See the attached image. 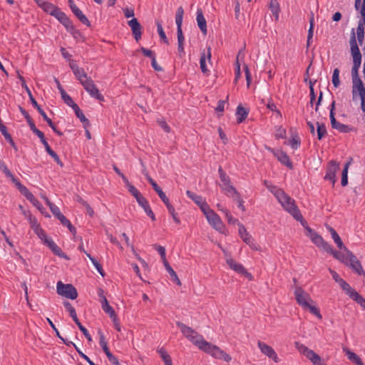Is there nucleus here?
<instances>
[{
  "instance_id": "4",
  "label": "nucleus",
  "mask_w": 365,
  "mask_h": 365,
  "mask_svg": "<svg viewBox=\"0 0 365 365\" xmlns=\"http://www.w3.org/2000/svg\"><path fill=\"white\" fill-rule=\"evenodd\" d=\"M277 200L284 209L290 213L295 220L300 222L303 220V217L294 199L284 192Z\"/></svg>"
},
{
  "instance_id": "14",
  "label": "nucleus",
  "mask_w": 365,
  "mask_h": 365,
  "mask_svg": "<svg viewBox=\"0 0 365 365\" xmlns=\"http://www.w3.org/2000/svg\"><path fill=\"white\" fill-rule=\"evenodd\" d=\"M65 27L68 31H75V34H79L78 31L75 30V27L73 25L71 21L68 19L66 14L61 11L60 9L54 14V16Z\"/></svg>"
},
{
  "instance_id": "41",
  "label": "nucleus",
  "mask_w": 365,
  "mask_h": 365,
  "mask_svg": "<svg viewBox=\"0 0 365 365\" xmlns=\"http://www.w3.org/2000/svg\"><path fill=\"white\" fill-rule=\"evenodd\" d=\"M340 287L346 292V294L350 297L351 292H354L355 290L351 287V286L346 283L343 279L340 278L337 282Z\"/></svg>"
},
{
  "instance_id": "19",
  "label": "nucleus",
  "mask_w": 365,
  "mask_h": 365,
  "mask_svg": "<svg viewBox=\"0 0 365 365\" xmlns=\"http://www.w3.org/2000/svg\"><path fill=\"white\" fill-rule=\"evenodd\" d=\"M211 48L208 47L207 51H205V50L201 52L200 55V66L201 71L205 74H208L209 69L207 66V61L210 64L211 63Z\"/></svg>"
},
{
  "instance_id": "22",
  "label": "nucleus",
  "mask_w": 365,
  "mask_h": 365,
  "mask_svg": "<svg viewBox=\"0 0 365 365\" xmlns=\"http://www.w3.org/2000/svg\"><path fill=\"white\" fill-rule=\"evenodd\" d=\"M352 98L355 101L357 96L360 98L365 97V87L361 80L352 82Z\"/></svg>"
},
{
  "instance_id": "30",
  "label": "nucleus",
  "mask_w": 365,
  "mask_h": 365,
  "mask_svg": "<svg viewBox=\"0 0 365 365\" xmlns=\"http://www.w3.org/2000/svg\"><path fill=\"white\" fill-rule=\"evenodd\" d=\"M24 215L27 217L34 232L41 227L37 219L34 217L29 211H24Z\"/></svg>"
},
{
  "instance_id": "63",
  "label": "nucleus",
  "mask_w": 365,
  "mask_h": 365,
  "mask_svg": "<svg viewBox=\"0 0 365 365\" xmlns=\"http://www.w3.org/2000/svg\"><path fill=\"white\" fill-rule=\"evenodd\" d=\"M61 95L64 103L67 104L68 106H70L73 103V101L72 100L71 96H68L65 91H61Z\"/></svg>"
},
{
  "instance_id": "11",
  "label": "nucleus",
  "mask_w": 365,
  "mask_h": 365,
  "mask_svg": "<svg viewBox=\"0 0 365 365\" xmlns=\"http://www.w3.org/2000/svg\"><path fill=\"white\" fill-rule=\"evenodd\" d=\"M184 9L182 6L178 8L175 14V23L177 25L178 45H184L185 38L182 30Z\"/></svg>"
},
{
  "instance_id": "40",
  "label": "nucleus",
  "mask_w": 365,
  "mask_h": 365,
  "mask_svg": "<svg viewBox=\"0 0 365 365\" xmlns=\"http://www.w3.org/2000/svg\"><path fill=\"white\" fill-rule=\"evenodd\" d=\"M351 299L356 302L365 309V298L361 296L357 292H351L349 297Z\"/></svg>"
},
{
  "instance_id": "21",
  "label": "nucleus",
  "mask_w": 365,
  "mask_h": 365,
  "mask_svg": "<svg viewBox=\"0 0 365 365\" xmlns=\"http://www.w3.org/2000/svg\"><path fill=\"white\" fill-rule=\"evenodd\" d=\"M98 335L100 336V346H101L103 351L106 354L109 361L111 364H117L118 363V359L111 354V352L109 351V349L108 347L107 342L106 341L105 336L103 333L101 331H98Z\"/></svg>"
},
{
  "instance_id": "20",
  "label": "nucleus",
  "mask_w": 365,
  "mask_h": 365,
  "mask_svg": "<svg viewBox=\"0 0 365 365\" xmlns=\"http://www.w3.org/2000/svg\"><path fill=\"white\" fill-rule=\"evenodd\" d=\"M339 168V165L336 161H334V160L330 161L327 166V173L324 176V179L327 180L331 181L332 182V184L334 185L335 182H336V179H335L336 173L338 171Z\"/></svg>"
},
{
  "instance_id": "32",
  "label": "nucleus",
  "mask_w": 365,
  "mask_h": 365,
  "mask_svg": "<svg viewBox=\"0 0 365 365\" xmlns=\"http://www.w3.org/2000/svg\"><path fill=\"white\" fill-rule=\"evenodd\" d=\"M269 9L275 18V20L279 19V14L280 11V7L277 0H271L269 3Z\"/></svg>"
},
{
  "instance_id": "16",
  "label": "nucleus",
  "mask_w": 365,
  "mask_h": 365,
  "mask_svg": "<svg viewBox=\"0 0 365 365\" xmlns=\"http://www.w3.org/2000/svg\"><path fill=\"white\" fill-rule=\"evenodd\" d=\"M257 345L259 349H260L261 352L269 357V359H272L274 362L278 363L279 362V358L277 356V353L274 350V349L267 345V344L259 341L257 342Z\"/></svg>"
},
{
  "instance_id": "13",
  "label": "nucleus",
  "mask_w": 365,
  "mask_h": 365,
  "mask_svg": "<svg viewBox=\"0 0 365 365\" xmlns=\"http://www.w3.org/2000/svg\"><path fill=\"white\" fill-rule=\"evenodd\" d=\"M265 148L270 151L271 153H272L273 155L277 158V160L280 163H282V164H284L290 169L293 168L292 163L286 153L279 150H275L274 149L269 148L267 145H265Z\"/></svg>"
},
{
  "instance_id": "39",
  "label": "nucleus",
  "mask_w": 365,
  "mask_h": 365,
  "mask_svg": "<svg viewBox=\"0 0 365 365\" xmlns=\"http://www.w3.org/2000/svg\"><path fill=\"white\" fill-rule=\"evenodd\" d=\"M332 255L341 262L348 264L349 257H347V253L344 250L343 252H338L336 250H334Z\"/></svg>"
},
{
  "instance_id": "17",
  "label": "nucleus",
  "mask_w": 365,
  "mask_h": 365,
  "mask_svg": "<svg viewBox=\"0 0 365 365\" xmlns=\"http://www.w3.org/2000/svg\"><path fill=\"white\" fill-rule=\"evenodd\" d=\"M227 263L229 267L237 272V273L246 277L250 280H252L253 277L252 275L247 271V269L243 267L242 264L236 262L233 259L228 258L227 259Z\"/></svg>"
},
{
  "instance_id": "55",
  "label": "nucleus",
  "mask_w": 365,
  "mask_h": 365,
  "mask_svg": "<svg viewBox=\"0 0 365 365\" xmlns=\"http://www.w3.org/2000/svg\"><path fill=\"white\" fill-rule=\"evenodd\" d=\"M46 320L48 322V323L49 324V325L51 326V327L53 329V330L55 331L56 333V336H58L61 340H62L63 341V343L66 345H69V341H67L66 340H65L60 334L58 330L57 329V328L56 327L55 324L53 323V322L49 319V318H46Z\"/></svg>"
},
{
  "instance_id": "51",
  "label": "nucleus",
  "mask_w": 365,
  "mask_h": 365,
  "mask_svg": "<svg viewBox=\"0 0 365 365\" xmlns=\"http://www.w3.org/2000/svg\"><path fill=\"white\" fill-rule=\"evenodd\" d=\"M309 23H310V26H309V29L308 31L307 42V47H309L310 46L311 41H312V38L313 37V34H314V17H313V16L310 19Z\"/></svg>"
},
{
  "instance_id": "31",
  "label": "nucleus",
  "mask_w": 365,
  "mask_h": 365,
  "mask_svg": "<svg viewBox=\"0 0 365 365\" xmlns=\"http://www.w3.org/2000/svg\"><path fill=\"white\" fill-rule=\"evenodd\" d=\"M101 304H102L103 310L106 313H107L110 316V318L114 317L116 315L113 307L109 305L108 302L106 297H103V299L101 301Z\"/></svg>"
},
{
  "instance_id": "5",
  "label": "nucleus",
  "mask_w": 365,
  "mask_h": 365,
  "mask_svg": "<svg viewBox=\"0 0 365 365\" xmlns=\"http://www.w3.org/2000/svg\"><path fill=\"white\" fill-rule=\"evenodd\" d=\"M218 173L221 181V183H220L219 185L225 194L231 197L232 195L237 193L238 191L232 185L230 177L222 170L221 166L218 168Z\"/></svg>"
},
{
  "instance_id": "3",
  "label": "nucleus",
  "mask_w": 365,
  "mask_h": 365,
  "mask_svg": "<svg viewBox=\"0 0 365 365\" xmlns=\"http://www.w3.org/2000/svg\"><path fill=\"white\" fill-rule=\"evenodd\" d=\"M176 324L185 337H186L200 349H202V347L204 346V344H205L207 341L203 339L202 335L199 334L193 329L184 324L182 322H178Z\"/></svg>"
},
{
  "instance_id": "50",
  "label": "nucleus",
  "mask_w": 365,
  "mask_h": 365,
  "mask_svg": "<svg viewBox=\"0 0 365 365\" xmlns=\"http://www.w3.org/2000/svg\"><path fill=\"white\" fill-rule=\"evenodd\" d=\"M165 205L167 207V209H168L169 213L172 215L173 220L177 224H180V220L177 216V213L175 212L174 207L170 203V202H168V204H165Z\"/></svg>"
},
{
  "instance_id": "37",
  "label": "nucleus",
  "mask_w": 365,
  "mask_h": 365,
  "mask_svg": "<svg viewBox=\"0 0 365 365\" xmlns=\"http://www.w3.org/2000/svg\"><path fill=\"white\" fill-rule=\"evenodd\" d=\"M158 352L163 360L165 365H173L171 357L163 347L159 349Z\"/></svg>"
},
{
  "instance_id": "8",
  "label": "nucleus",
  "mask_w": 365,
  "mask_h": 365,
  "mask_svg": "<svg viewBox=\"0 0 365 365\" xmlns=\"http://www.w3.org/2000/svg\"><path fill=\"white\" fill-rule=\"evenodd\" d=\"M130 192L135 197L138 203L143 208L145 213L151 218L152 220H155V217L152 211L148 200L140 194L135 186L130 187Z\"/></svg>"
},
{
  "instance_id": "49",
  "label": "nucleus",
  "mask_w": 365,
  "mask_h": 365,
  "mask_svg": "<svg viewBox=\"0 0 365 365\" xmlns=\"http://www.w3.org/2000/svg\"><path fill=\"white\" fill-rule=\"evenodd\" d=\"M231 197L233 199L234 201L238 203V207L240 209H241L243 212L245 211V207L243 205L244 200L242 199L239 192H237V193L232 195Z\"/></svg>"
},
{
  "instance_id": "54",
  "label": "nucleus",
  "mask_w": 365,
  "mask_h": 365,
  "mask_svg": "<svg viewBox=\"0 0 365 365\" xmlns=\"http://www.w3.org/2000/svg\"><path fill=\"white\" fill-rule=\"evenodd\" d=\"M156 24H157L158 33L160 36V38H161V40H163L164 41V43L168 44V38L166 37V35L163 31L162 24L159 21H158L156 23Z\"/></svg>"
},
{
  "instance_id": "6",
  "label": "nucleus",
  "mask_w": 365,
  "mask_h": 365,
  "mask_svg": "<svg viewBox=\"0 0 365 365\" xmlns=\"http://www.w3.org/2000/svg\"><path fill=\"white\" fill-rule=\"evenodd\" d=\"M201 350L210 354L212 356L218 359H223L224 361L229 362L231 361V356L226 354L224 351L220 349L218 346L212 344L211 343L206 341Z\"/></svg>"
},
{
  "instance_id": "34",
  "label": "nucleus",
  "mask_w": 365,
  "mask_h": 365,
  "mask_svg": "<svg viewBox=\"0 0 365 365\" xmlns=\"http://www.w3.org/2000/svg\"><path fill=\"white\" fill-rule=\"evenodd\" d=\"M19 80L21 81V86L26 91L29 96V99L32 103V105L34 106H37V101L35 100V98H34L29 88L27 86L26 83V81L24 79V78L23 76H21V75L19 76Z\"/></svg>"
},
{
  "instance_id": "58",
  "label": "nucleus",
  "mask_w": 365,
  "mask_h": 365,
  "mask_svg": "<svg viewBox=\"0 0 365 365\" xmlns=\"http://www.w3.org/2000/svg\"><path fill=\"white\" fill-rule=\"evenodd\" d=\"M63 305L66 308L67 311L69 312L70 316L71 317L72 319H75L76 317H77L76 310L70 302H64Z\"/></svg>"
},
{
  "instance_id": "56",
  "label": "nucleus",
  "mask_w": 365,
  "mask_h": 365,
  "mask_svg": "<svg viewBox=\"0 0 365 365\" xmlns=\"http://www.w3.org/2000/svg\"><path fill=\"white\" fill-rule=\"evenodd\" d=\"M332 83L335 88L339 87L340 84L339 81V70L338 68H335L333 71L332 75Z\"/></svg>"
},
{
  "instance_id": "46",
  "label": "nucleus",
  "mask_w": 365,
  "mask_h": 365,
  "mask_svg": "<svg viewBox=\"0 0 365 365\" xmlns=\"http://www.w3.org/2000/svg\"><path fill=\"white\" fill-rule=\"evenodd\" d=\"M351 165V161L347 162L342 171V177H341V185L346 186L348 184V169L349 165Z\"/></svg>"
},
{
  "instance_id": "28",
  "label": "nucleus",
  "mask_w": 365,
  "mask_h": 365,
  "mask_svg": "<svg viewBox=\"0 0 365 365\" xmlns=\"http://www.w3.org/2000/svg\"><path fill=\"white\" fill-rule=\"evenodd\" d=\"M344 352L346 353L348 359L356 365H364L360 357L355 353L352 352L347 348L343 349Z\"/></svg>"
},
{
  "instance_id": "26",
  "label": "nucleus",
  "mask_w": 365,
  "mask_h": 365,
  "mask_svg": "<svg viewBox=\"0 0 365 365\" xmlns=\"http://www.w3.org/2000/svg\"><path fill=\"white\" fill-rule=\"evenodd\" d=\"M306 230L308 232L307 235L310 237L312 242L317 247H321L322 243L324 242V240L322 236L313 231L309 227H307Z\"/></svg>"
},
{
  "instance_id": "42",
  "label": "nucleus",
  "mask_w": 365,
  "mask_h": 365,
  "mask_svg": "<svg viewBox=\"0 0 365 365\" xmlns=\"http://www.w3.org/2000/svg\"><path fill=\"white\" fill-rule=\"evenodd\" d=\"M73 14L81 21L82 24L86 25L87 26H91V23L89 20L79 9H76V11H74Z\"/></svg>"
},
{
  "instance_id": "35",
  "label": "nucleus",
  "mask_w": 365,
  "mask_h": 365,
  "mask_svg": "<svg viewBox=\"0 0 365 365\" xmlns=\"http://www.w3.org/2000/svg\"><path fill=\"white\" fill-rule=\"evenodd\" d=\"M236 115L237 116V123H240L247 117L248 113L245 108L240 105L237 108Z\"/></svg>"
},
{
  "instance_id": "61",
  "label": "nucleus",
  "mask_w": 365,
  "mask_h": 365,
  "mask_svg": "<svg viewBox=\"0 0 365 365\" xmlns=\"http://www.w3.org/2000/svg\"><path fill=\"white\" fill-rule=\"evenodd\" d=\"M154 248L160 254L161 259L163 260V262L165 263V262H168L165 257V249L164 247L160 245H154Z\"/></svg>"
},
{
  "instance_id": "57",
  "label": "nucleus",
  "mask_w": 365,
  "mask_h": 365,
  "mask_svg": "<svg viewBox=\"0 0 365 365\" xmlns=\"http://www.w3.org/2000/svg\"><path fill=\"white\" fill-rule=\"evenodd\" d=\"M34 232L42 241H43L44 244H46V242L50 239L49 237H47L46 232L41 227L36 230Z\"/></svg>"
},
{
  "instance_id": "23",
  "label": "nucleus",
  "mask_w": 365,
  "mask_h": 365,
  "mask_svg": "<svg viewBox=\"0 0 365 365\" xmlns=\"http://www.w3.org/2000/svg\"><path fill=\"white\" fill-rule=\"evenodd\" d=\"M146 178L149 183L152 185L154 190L158 193L161 200L165 204H168L169 199L167 197L165 194L163 192L160 187L156 183L155 180L148 174H146Z\"/></svg>"
},
{
  "instance_id": "44",
  "label": "nucleus",
  "mask_w": 365,
  "mask_h": 365,
  "mask_svg": "<svg viewBox=\"0 0 365 365\" xmlns=\"http://www.w3.org/2000/svg\"><path fill=\"white\" fill-rule=\"evenodd\" d=\"M267 188L274 194L277 200L284 193V190L273 185H267Z\"/></svg>"
},
{
  "instance_id": "52",
  "label": "nucleus",
  "mask_w": 365,
  "mask_h": 365,
  "mask_svg": "<svg viewBox=\"0 0 365 365\" xmlns=\"http://www.w3.org/2000/svg\"><path fill=\"white\" fill-rule=\"evenodd\" d=\"M22 190L20 192L31 203H32L36 199L35 196L28 190L26 187L25 188L21 187Z\"/></svg>"
},
{
  "instance_id": "43",
  "label": "nucleus",
  "mask_w": 365,
  "mask_h": 365,
  "mask_svg": "<svg viewBox=\"0 0 365 365\" xmlns=\"http://www.w3.org/2000/svg\"><path fill=\"white\" fill-rule=\"evenodd\" d=\"M51 212L59 220L62 225L67 220V218L61 212L57 206L51 207Z\"/></svg>"
},
{
  "instance_id": "38",
  "label": "nucleus",
  "mask_w": 365,
  "mask_h": 365,
  "mask_svg": "<svg viewBox=\"0 0 365 365\" xmlns=\"http://www.w3.org/2000/svg\"><path fill=\"white\" fill-rule=\"evenodd\" d=\"M186 194L187 197L192 199L198 206L205 201L202 196L198 195L190 190H187Z\"/></svg>"
},
{
  "instance_id": "24",
  "label": "nucleus",
  "mask_w": 365,
  "mask_h": 365,
  "mask_svg": "<svg viewBox=\"0 0 365 365\" xmlns=\"http://www.w3.org/2000/svg\"><path fill=\"white\" fill-rule=\"evenodd\" d=\"M70 67L73 71L75 76L80 81V83L85 81V79L89 78V76H88L83 68H80L78 65L71 63H70Z\"/></svg>"
},
{
  "instance_id": "64",
  "label": "nucleus",
  "mask_w": 365,
  "mask_h": 365,
  "mask_svg": "<svg viewBox=\"0 0 365 365\" xmlns=\"http://www.w3.org/2000/svg\"><path fill=\"white\" fill-rule=\"evenodd\" d=\"M201 211L204 213L205 217L212 211L206 201H204L200 206Z\"/></svg>"
},
{
  "instance_id": "7",
  "label": "nucleus",
  "mask_w": 365,
  "mask_h": 365,
  "mask_svg": "<svg viewBox=\"0 0 365 365\" xmlns=\"http://www.w3.org/2000/svg\"><path fill=\"white\" fill-rule=\"evenodd\" d=\"M297 350L312 361L313 365H327L323 359L313 350L309 349L304 344L296 343Z\"/></svg>"
},
{
  "instance_id": "60",
  "label": "nucleus",
  "mask_w": 365,
  "mask_h": 365,
  "mask_svg": "<svg viewBox=\"0 0 365 365\" xmlns=\"http://www.w3.org/2000/svg\"><path fill=\"white\" fill-rule=\"evenodd\" d=\"M332 239L334 241V242L336 243V245L339 249L347 252V250H349L344 246V245L339 235L337 236H335Z\"/></svg>"
},
{
  "instance_id": "47",
  "label": "nucleus",
  "mask_w": 365,
  "mask_h": 365,
  "mask_svg": "<svg viewBox=\"0 0 365 365\" xmlns=\"http://www.w3.org/2000/svg\"><path fill=\"white\" fill-rule=\"evenodd\" d=\"M354 34L356 35L355 33ZM355 37L356 39L357 38V41H359V44L361 45L364 38V29H363L361 24H358L356 29V36H355Z\"/></svg>"
},
{
  "instance_id": "29",
  "label": "nucleus",
  "mask_w": 365,
  "mask_h": 365,
  "mask_svg": "<svg viewBox=\"0 0 365 365\" xmlns=\"http://www.w3.org/2000/svg\"><path fill=\"white\" fill-rule=\"evenodd\" d=\"M238 227L239 235H240L242 240L246 244L250 242L251 240L252 239V237L247 232L245 226L242 223L238 222Z\"/></svg>"
},
{
  "instance_id": "53",
  "label": "nucleus",
  "mask_w": 365,
  "mask_h": 365,
  "mask_svg": "<svg viewBox=\"0 0 365 365\" xmlns=\"http://www.w3.org/2000/svg\"><path fill=\"white\" fill-rule=\"evenodd\" d=\"M360 14L361 15L362 19L359 21L358 24H361L363 29H365V0H363L362 4H360L359 9Z\"/></svg>"
},
{
  "instance_id": "15",
  "label": "nucleus",
  "mask_w": 365,
  "mask_h": 365,
  "mask_svg": "<svg viewBox=\"0 0 365 365\" xmlns=\"http://www.w3.org/2000/svg\"><path fill=\"white\" fill-rule=\"evenodd\" d=\"M347 257H349L348 264L354 272L359 275L364 274L365 272L363 270L360 262L358 260L356 257L350 251L347 250Z\"/></svg>"
},
{
  "instance_id": "27",
  "label": "nucleus",
  "mask_w": 365,
  "mask_h": 365,
  "mask_svg": "<svg viewBox=\"0 0 365 365\" xmlns=\"http://www.w3.org/2000/svg\"><path fill=\"white\" fill-rule=\"evenodd\" d=\"M46 245L52 250V252L57 256L68 259L66 255L61 250V249L50 238Z\"/></svg>"
},
{
  "instance_id": "18",
  "label": "nucleus",
  "mask_w": 365,
  "mask_h": 365,
  "mask_svg": "<svg viewBox=\"0 0 365 365\" xmlns=\"http://www.w3.org/2000/svg\"><path fill=\"white\" fill-rule=\"evenodd\" d=\"M206 218L213 228L221 232L223 231L225 227L224 224L218 215L213 210L206 216Z\"/></svg>"
},
{
  "instance_id": "33",
  "label": "nucleus",
  "mask_w": 365,
  "mask_h": 365,
  "mask_svg": "<svg viewBox=\"0 0 365 365\" xmlns=\"http://www.w3.org/2000/svg\"><path fill=\"white\" fill-rule=\"evenodd\" d=\"M163 264H164L165 268L167 270V272L170 274V275L172 278V280L173 282H176L177 284L181 285L180 280L179 279L176 272L173 270V269L169 264L168 262H165V263H163Z\"/></svg>"
},
{
  "instance_id": "1",
  "label": "nucleus",
  "mask_w": 365,
  "mask_h": 365,
  "mask_svg": "<svg viewBox=\"0 0 365 365\" xmlns=\"http://www.w3.org/2000/svg\"><path fill=\"white\" fill-rule=\"evenodd\" d=\"M294 294L295 299L300 307H302L304 310H308L318 319H321L322 318L319 308L314 304V302L309 294L305 292L300 287H297L295 288Z\"/></svg>"
},
{
  "instance_id": "9",
  "label": "nucleus",
  "mask_w": 365,
  "mask_h": 365,
  "mask_svg": "<svg viewBox=\"0 0 365 365\" xmlns=\"http://www.w3.org/2000/svg\"><path fill=\"white\" fill-rule=\"evenodd\" d=\"M57 293L71 299H76L78 297L76 289L71 284H63L58 282L56 285Z\"/></svg>"
},
{
  "instance_id": "2",
  "label": "nucleus",
  "mask_w": 365,
  "mask_h": 365,
  "mask_svg": "<svg viewBox=\"0 0 365 365\" xmlns=\"http://www.w3.org/2000/svg\"><path fill=\"white\" fill-rule=\"evenodd\" d=\"M351 53L353 57V66L351 68L352 82L361 80L359 76V70L361 63V54L356 42L354 29H353L350 37Z\"/></svg>"
},
{
  "instance_id": "45",
  "label": "nucleus",
  "mask_w": 365,
  "mask_h": 365,
  "mask_svg": "<svg viewBox=\"0 0 365 365\" xmlns=\"http://www.w3.org/2000/svg\"><path fill=\"white\" fill-rule=\"evenodd\" d=\"M267 188L274 194L277 200L284 193V190L273 185H267Z\"/></svg>"
},
{
  "instance_id": "62",
  "label": "nucleus",
  "mask_w": 365,
  "mask_h": 365,
  "mask_svg": "<svg viewBox=\"0 0 365 365\" xmlns=\"http://www.w3.org/2000/svg\"><path fill=\"white\" fill-rule=\"evenodd\" d=\"M274 135L277 139L284 138L286 137V130L282 126H278L275 130Z\"/></svg>"
},
{
  "instance_id": "12",
  "label": "nucleus",
  "mask_w": 365,
  "mask_h": 365,
  "mask_svg": "<svg viewBox=\"0 0 365 365\" xmlns=\"http://www.w3.org/2000/svg\"><path fill=\"white\" fill-rule=\"evenodd\" d=\"M334 109H335V101H334L330 106V120L331 127L334 129L338 130L341 133H349L351 130V128L344 124H342L338 122L334 117Z\"/></svg>"
},
{
  "instance_id": "25",
  "label": "nucleus",
  "mask_w": 365,
  "mask_h": 365,
  "mask_svg": "<svg viewBox=\"0 0 365 365\" xmlns=\"http://www.w3.org/2000/svg\"><path fill=\"white\" fill-rule=\"evenodd\" d=\"M197 26L200 28V31L204 34H207V23L206 20L204 17L202 11L200 9L197 11V18H196Z\"/></svg>"
},
{
  "instance_id": "59",
  "label": "nucleus",
  "mask_w": 365,
  "mask_h": 365,
  "mask_svg": "<svg viewBox=\"0 0 365 365\" xmlns=\"http://www.w3.org/2000/svg\"><path fill=\"white\" fill-rule=\"evenodd\" d=\"M222 212H223L225 213V217H226L229 224L234 225V224L238 222V220L236 218H234L227 209H222Z\"/></svg>"
},
{
  "instance_id": "10",
  "label": "nucleus",
  "mask_w": 365,
  "mask_h": 365,
  "mask_svg": "<svg viewBox=\"0 0 365 365\" xmlns=\"http://www.w3.org/2000/svg\"><path fill=\"white\" fill-rule=\"evenodd\" d=\"M81 84L91 97L96 98L100 101H104L103 96L99 93L98 88L91 77L85 79V81H82Z\"/></svg>"
},
{
  "instance_id": "36",
  "label": "nucleus",
  "mask_w": 365,
  "mask_h": 365,
  "mask_svg": "<svg viewBox=\"0 0 365 365\" xmlns=\"http://www.w3.org/2000/svg\"><path fill=\"white\" fill-rule=\"evenodd\" d=\"M42 6H43L42 9L51 16H54V14H56V11L58 10V8L57 6H56L54 4H53L50 2H48V1L46 3H43V4H42Z\"/></svg>"
},
{
  "instance_id": "48",
  "label": "nucleus",
  "mask_w": 365,
  "mask_h": 365,
  "mask_svg": "<svg viewBox=\"0 0 365 365\" xmlns=\"http://www.w3.org/2000/svg\"><path fill=\"white\" fill-rule=\"evenodd\" d=\"M317 136L319 140H322L327 133L324 124L317 123Z\"/></svg>"
}]
</instances>
